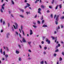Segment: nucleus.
<instances>
[{"label":"nucleus","mask_w":64,"mask_h":64,"mask_svg":"<svg viewBox=\"0 0 64 64\" xmlns=\"http://www.w3.org/2000/svg\"><path fill=\"white\" fill-rule=\"evenodd\" d=\"M8 57V54H6L5 55V57L6 58H7V57Z\"/></svg>","instance_id":"6ab92c4d"},{"label":"nucleus","mask_w":64,"mask_h":64,"mask_svg":"<svg viewBox=\"0 0 64 64\" xmlns=\"http://www.w3.org/2000/svg\"><path fill=\"white\" fill-rule=\"evenodd\" d=\"M40 64H44V61H41L40 62Z\"/></svg>","instance_id":"a211bd4d"},{"label":"nucleus","mask_w":64,"mask_h":64,"mask_svg":"<svg viewBox=\"0 0 64 64\" xmlns=\"http://www.w3.org/2000/svg\"><path fill=\"white\" fill-rule=\"evenodd\" d=\"M50 17H51V18H53V14H51V15H50Z\"/></svg>","instance_id":"4be33fe9"},{"label":"nucleus","mask_w":64,"mask_h":64,"mask_svg":"<svg viewBox=\"0 0 64 64\" xmlns=\"http://www.w3.org/2000/svg\"><path fill=\"white\" fill-rule=\"evenodd\" d=\"M58 51H59L58 49H57L56 50L55 52H58Z\"/></svg>","instance_id":"ea45409f"},{"label":"nucleus","mask_w":64,"mask_h":64,"mask_svg":"<svg viewBox=\"0 0 64 64\" xmlns=\"http://www.w3.org/2000/svg\"><path fill=\"white\" fill-rule=\"evenodd\" d=\"M43 53V54H44V55L46 54V52L45 51Z\"/></svg>","instance_id":"72a5a7b5"},{"label":"nucleus","mask_w":64,"mask_h":64,"mask_svg":"<svg viewBox=\"0 0 64 64\" xmlns=\"http://www.w3.org/2000/svg\"><path fill=\"white\" fill-rule=\"evenodd\" d=\"M14 24H15L16 27H15V25H13V26L14 29H17L18 28V24H17V23L16 22H14Z\"/></svg>","instance_id":"f257e3e1"},{"label":"nucleus","mask_w":64,"mask_h":64,"mask_svg":"<svg viewBox=\"0 0 64 64\" xmlns=\"http://www.w3.org/2000/svg\"><path fill=\"white\" fill-rule=\"evenodd\" d=\"M41 7L42 8H44L45 7V6L43 5H41Z\"/></svg>","instance_id":"f8f14e48"},{"label":"nucleus","mask_w":64,"mask_h":64,"mask_svg":"<svg viewBox=\"0 0 64 64\" xmlns=\"http://www.w3.org/2000/svg\"><path fill=\"white\" fill-rule=\"evenodd\" d=\"M10 23H8V27H9L10 26Z\"/></svg>","instance_id":"4c0bfd02"},{"label":"nucleus","mask_w":64,"mask_h":64,"mask_svg":"<svg viewBox=\"0 0 64 64\" xmlns=\"http://www.w3.org/2000/svg\"><path fill=\"white\" fill-rule=\"evenodd\" d=\"M32 59V58H28V60H31Z\"/></svg>","instance_id":"f704fd0d"},{"label":"nucleus","mask_w":64,"mask_h":64,"mask_svg":"<svg viewBox=\"0 0 64 64\" xmlns=\"http://www.w3.org/2000/svg\"><path fill=\"white\" fill-rule=\"evenodd\" d=\"M26 4L27 5H28V6H28V7H29V6H30V4H29L28 3H27Z\"/></svg>","instance_id":"cd10ccee"},{"label":"nucleus","mask_w":64,"mask_h":64,"mask_svg":"<svg viewBox=\"0 0 64 64\" xmlns=\"http://www.w3.org/2000/svg\"><path fill=\"white\" fill-rule=\"evenodd\" d=\"M62 58H61V57H60V58L59 61H60L62 60Z\"/></svg>","instance_id":"5701e85b"},{"label":"nucleus","mask_w":64,"mask_h":64,"mask_svg":"<svg viewBox=\"0 0 64 64\" xmlns=\"http://www.w3.org/2000/svg\"><path fill=\"white\" fill-rule=\"evenodd\" d=\"M42 27H47V25L44 24Z\"/></svg>","instance_id":"2eb2a0df"},{"label":"nucleus","mask_w":64,"mask_h":64,"mask_svg":"<svg viewBox=\"0 0 64 64\" xmlns=\"http://www.w3.org/2000/svg\"><path fill=\"white\" fill-rule=\"evenodd\" d=\"M44 41H42V42L41 43L42 44H44Z\"/></svg>","instance_id":"e2e57ef3"},{"label":"nucleus","mask_w":64,"mask_h":64,"mask_svg":"<svg viewBox=\"0 0 64 64\" xmlns=\"http://www.w3.org/2000/svg\"><path fill=\"white\" fill-rule=\"evenodd\" d=\"M49 8H50L51 9V8H52V6H49Z\"/></svg>","instance_id":"680f3d73"},{"label":"nucleus","mask_w":64,"mask_h":64,"mask_svg":"<svg viewBox=\"0 0 64 64\" xmlns=\"http://www.w3.org/2000/svg\"><path fill=\"white\" fill-rule=\"evenodd\" d=\"M33 24H34V25H36V22H33Z\"/></svg>","instance_id":"774afa93"},{"label":"nucleus","mask_w":64,"mask_h":64,"mask_svg":"<svg viewBox=\"0 0 64 64\" xmlns=\"http://www.w3.org/2000/svg\"><path fill=\"white\" fill-rule=\"evenodd\" d=\"M44 22H45V20H42V24H43V23H44Z\"/></svg>","instance_id":"b1692460"},{"label":"nucleus","mask_w":64,"mask_h":64,"mask_svg":"<svg viewBox=\"0 0 64 64\" xmlns=\"http://www.w3.org/2000/svg\"><path fill=\"white\" fill-rule=\"evenodd\" d=\"M12 30L13 31H14V28H13L12 26Z\"/></svg>","instance_id":"a19ab883"},{"label":"nucleus","mask_w":64,"mask_h":64,"mask_svg":"<svg viewBox=\"0 0 64 64\" xmlns=\"http://www.w3.org/2000/svg\"><path fill=\"white\" fill-rule=\"evenodd\" d=\"M59 15L56 16V21H58V20H59Z\"/></svg>","instance_id":"39448f33"},{"label":"nucleus","mask_w":64,"mask_h":64,"mask_svg":"<svg viewBox=\"0 0 64 64\" xmlns=\"http://www.w3.org/2000/svg\"><path fill=\"white\" fill-rule=\"evenodd\" d=\"M58 47H60V44H58Z\"/></svg>","instance_id":"69168bd1"},{"label":"nucleus","mask_w":64,"mask_h":64,"mask_svg":"<svg viewBox=\"0 0 64 64\" xmlns=\"http://www.w3.org/2000/svg\"><path fill=\"white\" fill-rule=\"evenodd\" d=\"M22 38V41L23 42H24V43H25L26 42V41L25 40V38H24V37H23Z\"/></svg>","instance_id":"423d86ee"},{"label":"nucleus","mask_w":64,"mask_h":64,"mask_svg":"<svg viewBox=\"0 0 64 64\" xmlns=\"http://www.w3.org/2000/svg\"><path fill=\"white\" fill-rule=\"evenodd\" d=\"M56 40H55V42H57V37H56Z\"/></svg>","instance_id":"2f4dec72"},{"label":"nucleus","mask_w":64,"mask_h":64,"mask_svg":"<svg viewBox=\"0 0 64 64\" xmlns=\"http://www.w3.org/2000/svg\"><path fill=\"white\" fill-rule=\"evenodd\" d=\"M18 46L19 48H21V46H20V45H18Z\"/></svg>","instance_id":"bf43d9fd"},{"label":"nucleus","mask_w":64,"mask_h":64,"mask_svg":"<svg viewBox=\"0 0 64 64\" xmlns=\"http://www.w3.org/2000/svg\"><path fill=\"white\" fill-rule=\"evenodd\" d=\"M30 35H32V34H33V31H32V30H30Z\"/></svg>","instance_id":"0eeeda50"},{"label":"nucleus","mask_w":64,"mask_h":64,"mask_svg":"<svg viewBox=\"0 0 64 64\" xmlns=\"http://www.w3.org/2000/svg\"><path fill=\"white\" fill-rule=\"evenodd\" d=\"M59 46H56V49H58V47Z\"/></svg>","instance_id":"052dcab7"},{"label":"nucleus","mask_w":64,"mask_h":64,"mask_svg":"<svg viewBox=\"0 0 64 64\" xmlns=\"http://www.w3.org/2000/svg\"><path fill=\"white\" fill-rule=\"evenodd\" d=\"M39 47L40 48V49H41V48H42V46H41L40 45H39Z\"/></svg>","instance_id":"3c124183"},{"label":"nucleus","mask_w":64,"mask_h":64,"mask_svg":"<svg viewBox=\"0 0 64 64\" xmlns=\"http://www.w3.org/2000/svg\"><path fill=\"white\" fill-rule=\"evenodd\" d=\"M44 50H46V49H47V47L45 46L44 48Z\"/></svg>","instance_id":"473e14b6"},{"label":"nucleus","mask_w":64,"mask_h":64,"mask_svg":"<svg viewBox=\"0 0 64 64\" xmlns=\"http://www.w3.org/2000/svg\"><path fill=\"white\" fill-rule=\"evenodd\" d=\"M4 55H5V52H4L3 53Z\"/></svg>","instance_id":"4d7b16f0"},{"label":"nucleus","mask_w":64,"mask_h":64,"mask_svg":"<svg viewBox=\"0 0 64 64\" xmlns=\"http://www.w3.org/2000/svg\"><path fill=\"white\" fill-rule=\"evenodd\" d=\"M38 11H41V8H39L38 9Z\"/></svg>","instance_id":"49530a36"},{"label":"nucleus","mask_w":64,"mask_h":64,"mask_svg":"<svg viewBox=\"0 0 64 64\" xmlns=\"http://www.w3.org/2000/svg\"><path fill=\"white\" fill-rule=\"evenodd\" d=\"M37 22L38 24H40V21H39L38 20L37 21Z\"/></svg>","instance_id":"58836bf2"},{"label":"nucleus","mask_w":64,"mask_h":64,"mask_svg":"<svg viewBox=\"0 0 64 64\" xmlns=\"http://www.w3.org/2000/svg\"><path fill=\"white\" fill-rule=\"evenodd\" d=\"M5 6V4H2V8L3 9V10H4V8L3 6Z\"/></svg>","instance_id":"6e6552de"},{"label":"nucleus","mask_w":64,"mask_h":64,"mask_svg":"<svg viewBox=\"0 0 64 64\" xmlns=\"http://www.w3.org/2000/svg\"><path fill=\"white\" fill-rule=\"evenodd\" d=\"M20 28H21V31H22V34H23L24 36L25 34H24V31H23V30H22V29H23V26H21Z\"/></svg>","instance_id":"f03ea898"},{"label":"nucleus","mask_w":64,"mask_h":64,"mask_svg":"<svg viewBox=\"0 0 64 64\" xmlns=\"http://www.w3.org/2000/svg\"><path fill=\"white\" fill-rule=\"evenodd\" d=\"M46 41L48 42V44H50V41L49 40L48 38L46 39Z\"/></svg>","instance_id":"7ed1b4c3"},{"label":"nucleus","mask_w":64,"mask_h":64,"mask_svg":"<svg viewBox=\"0 0 64 64\" xmlns=\"http://www.w3.org/2000/svg\"><path fill=\"white\" fill-rule=\"evenodd\" d=\"M64 16H63L61 18L62 19H64Z\"/></svg>","instance_id":"c9c22d12"},{"label":"nucleus","mask_w":64,"mask_h":64,"mask_svg":"<svg viewBox=\"0 0 64 64\" xmlns=\"http://www.w3.org/2000/svg\"><path fill=\"white\" fill-rule=\"evenodd\" d=\"M5 21H3L2 22V23H3V25H4V24H5Z\"/></svg>","instance_id":"8fccbe9b"},{"label":"nucleus","mask_w":64,"mask_h":64,"mask_svg":"<svg viewBox=\"0 0 64 64\" xmlns=\"http://www.w3.org/2000/svg\"><path fill=\"white\" fill-rule=\"evenodd\" d=\"M20 16L21 18H24V16L23 15H20Z\"/></svg>","instance_id":"ddd939ff"},{"label":"nucleus","mask_w":64,"mask_h":64,"mask_svg":"<svg viewBox=\"0 0 64 64\" xmlns=\"http://www.w3.org/2000/svg\"><path fill=\"white\" fill-rule=\"evenodd\" d=\"M62 54L63 55V56H64V52H62Z\"/></svg>","instance_id":"13d9d810"},{"label":"nucleus","mask_w":64,"mask_h":64,"mask_svg":"<svg viewBox=\"0 0 64 64\" xmlns=\"http://www.w3.org/2000/svg\"><path fill=\"white\" fill-rule=\"evenodd\" d=\"M10 35V33L9 32L8 33L6 34V37L7 38H9V36Z\"/></svg>","instance_id":"20e7f679"},{"label":"nucleus","mask_w":64,"mask_h":64,"mask_svg":"<svg viewBox=\"0 0 64 64\" xmlns=\"http://www.w3.org/2000/svg\"><path fill=\"white\" fill-rule=\"evenodd\" d=\"M4 59H5V58H2V60H4Z\"/></svg>","instance_id":"338daca9"},{"label":"nucleus","mask_w":64,"mask_h":64,"mask_svg":"<svg viewBox=\"0 0 64 64\" xmlns=\"http://www.w3.org/2000/svg\"><path fill=\"white\" fill-rule=\"evenodd\" d=\"M16 54H19V53H20V52L18 50H16Z\"/></svg>","instance_id":"9d476101"},{"label":"nucleus","mask_w":64,"mask_h":64,"mask_svg":"<svg viewBox=\"0 0 64 64\" xmlns=\"http://www.w3.org/2000/svg\"><path fill=\"white\" fill-rule=\"evenodd\" d=\"M26 13L27 14V15H28L29 14H30V12H26Z\"/></svg>","instance_id":"dca6fc26"},{"label":"nucleus","mask_w":64,"mask_h":64,"mask_svg":"<svg viewBox=\"0 0 64 64\" xmlns=\"http://www.w3.org/2000/svg\"><path fill=\"white\" fill-rule=\"evenodd\" d=\"M18 60L20 61H21V58H18Z\"/></svg>","instance_id":"a878e982"},{"label":"nucleus","mask_w":64,"mask_h":64,"mask_svg":"<svg viewBox=\"0 0 64 64\" xmlns=\"http://www.w3.org/2000/svg\"><path fill=\"white\" fill-rule=\"evenodd\" d=\"M28 51L29 52H31V50H28Z\"/></svg>","instance_id":"6e6d98bb"},{"label":"nucleus","mask_w":64,"mask_h":64,"mask_svg":"<svg viewBox=\"0 0 64 64\" xmlns=\"http://www.w3.org/2000/svg\"><path fill=\"white\" fill-rule=\"evenodd\" d=\"M56 55H57V54H54V57H56Z\"/></svg>","instance_id":"c85d7f7f"},{"label":"nucleus","mask_w":64,"mask_h":64,"mask_svg":"<svg viewBox=\"0 0 64 64\" xmlns=\"http://www.w3.org/2000/svg\"><path fill=\"white\" fill-rule=\"evenodd\" d=\"M28 44L30 45V44H31V42H28Z\"/></svg>","instance_id":"aec40b11"},{"label":"nucleus","mask_w":64,"mask_h":64,"mask_svg":"<svg viewBox=\"0 0 64 64\" xmlns=\"http://www.w3.org/2000/svg\"><path fill=\"white\" fill-rule=\"evenodd\" d=\"M51 38H52V39H53V40H54V39H55V38L53 36H52Z\"/></svg>","instance_id":"7c9ffc66"},{"label":"nucleus","mask_w":64,"mask_h":64,"mask_svg":"<svg viewBox=\"0 0 64 64\" xmlns=\"http://www.w3.org/2000/svg\"><path fill=\"white\" fill-rule=\"evenodd\" d=\"M0 52L1 54H3V52H2V48H1L0 49Z\"/></svg>","instance_id":"f3484780"},{"label":"nucleus","mask_w":64,"mask_h":64,"mask_svg":"<svg viewBox=\"0 0 64 64\" xmlns=\"http://www.w3.org/2000/svg\"><path fill=\"white\" fill-rule=\"evenodd\" d=\"M52 4H53L54 2V0H52Z\"/></svg>","instance_id":"79ce46f5"},{"label":"nucleus","mask_w":64,"mask_h":64,"mask_svg":"<svg viewBox=\"0 0 64 64\" xmlns=\"http://www.w3.org/2000/svg\"><path fill=\"white\" fill-rule=\"evenodd\" d=\"M58 6L57 5L55 8L56 10V9H57L58 8Z\"/></svg>","instance_id":"393cba45"},{"label":"nucleus","mask_w":64,"mask_h":64,"mask_svg":"<svg viewBox=\"0 0 64 64\" xmlns=\"http://www.w3.org/2000/svg\"><path fill=\"white\" fill-rule=\"evenodd\" d=\"M56 17V15H55L54 16V19H55Z\"/></svg>","instance_id":"603ef678"},{"label":"nucleus","mask_w":64,"mask_h":64,"mask_svg":"<svg viewBox=\"0 0 64 64\" xmlns=\"http://www.w3.org/2000/svg\"><path fill=\"white\" fill-rule=\"evenodd\" d=\"M6 48L7 52H9V48L7 47H6Z\"/></svg>","instance_id":"1a4fd4ad"},{"label":"nucleus","mask_w":64,"mask_h":64,"mask_svg":"<svg viewBox=\"0 0 64 64\" xmlns=\"http://www.w3.org/2000/svg\"><path fill=\"white\" fill-rule=\"evenodd\" d=\"M15 33L16 35H18V32L16 31V32Z\"/></svg>","instance_id":"a18cd8bd"},{"label":"nucleus","mask_w":64,"mask_h":64,"mask_svg":"<svg viewBox=\"0 0 64 64\" xmlns=\"http://www.w3.org/2000/svg\"><path fill=\"white\" fill-rule=\"evenodd\" d=\"M59 6H60V9H61V7H62L61 5H60Z\"/></svg>","instance_id":"09e8293b"},{"label":"nucleus","mask_w":64,"mask_h":64,"mask_svg":"<svg viewBox=\"0 0 64 64\" xmlns=\"http://www.w3.org/2000/svg\"><path fill=\"white\" fill-rule=\"evenodd\" d=\"M33 27L34 28H36L37 27V26L35 25H33Z\"/></svg>","instance_id":"bb28decb"},{"label":"nucleus","mask_w":64,"mask_h":64,"mask_svg":"<svg viewBox=\"0 0 64 64\" xmlns=\"http://www.w3.org/2000/svg\"><path fill=\"white\" fill-rule=\"evenodd\" d=\"M4 10L2 8L0 9V11L2 13H3V10Z\"/></svg>","instance_id":"4468645a"},{"label":"nucleus","mask_w":64,"mask_h":64,"mask_svg":"<svg viewBox=\"0 0 64 64\" xmlns=\"http://www.w3.org/2000/svg\"><path fill=\"white\" fill-rule=\"evenodd\" d=\"M63 28V26L61 25V28Z\"/></svg>","instance_id":"0e129e2a"},{"label":"nucleus","mask_w":64,"mask_h":64,"mask_svg":"<svg viewBox=\"0 0 64 64\" xmlns=\"http://www.w3.org/2000/svg\"><path fill=\"white\" fill-rule=\"evenodd\" d=\"M43 19V16H42V18H41V20H42Z\"/></svg>","instance_id":"864d4df0"},{"label":"nucleus","mask_w":64,"mask_h":64,"mask_svg":"<svg viewBox=\"0 0 64 64\" xmlns=\"http://www.w3.org/2000/svg\"><path fill=\"white\" fill-rule=\"evenodd\" d=\"M20 11H22V13H23L24 12V10H23L22 9H20Z\"/></svg>","instance_id":"c756f323"},{"label":"nucleus","mask_w":64,"mask_h":64,"mask_svg":"<svg viewBox=\"0 0 64 64\" xmlns=\"http://www.w3.org/2000/svg\"><path fill=\"white\" fill-rule=\"evenodd\" d=\"M56 33H57V32L56 31H55L54 32V34H55Z\"/></svg>","instance_id":"de8ad7c7"},{"label":"nucleus","mask_w":64,"mask_h":64,"mask_svg":"<svg viewBox=\"0 0 64 64\" xmlns=\"http://www.w3.org/2000/svg\"><path fill=\"white\" fill-rule=\"evenodd\" d=\"M0 21L1 23H2V21H3V20H2V19L0 20Z\"/></svg>","instance_id":"37998d69"},{"label":"nucleus","mask_w":64,"mask_h":64,"mask_svg":"<svg viewBox=\"0 0 64 64\" xmlns=\"http://www.w3.org/2000/svg\"><path fill=\"white\" fill-rule=\"evenodd\" d=\"M38 13H39L40 14H41V12H40V11H38Z\"/></svg>","instance_id":"c03bdc74"},{"label":"nucleus","mask_w":64,"mask_h":64,"mask_svg":"<svg viewBox=\"0 0 64 64\" xmlns=\"http://www.w3.org/2000/svg\"><path fill=\"white\" fill-rule=\"evenodd\" d=\"M58 21L56 20L55 22V23L56 24V25H57L58 24Z\"/></svg>","instance_id":"412c9836"},{"label":"nucleus","mask_w":64,"mask_h":64,"mask_svg":"<svg viewBox=\"0 0 64 64\" xmlns=\"http://www.w3.org/2000/svg\"><path fill=\"white\" fill-rule=\"evenodd\" d=\"M11 2L13 5H14V2L13 0H11Z\"/></svg>","instance_id":"9b49d317"},{"label":"nucleus","mask_w":64,"mask_h":64,"mask_svg":"<svg viewBox=\"0 0 64 64\" xmlns=\"http://www.w3.org/2000/svg\"><path fill=\"white\" fill-rule=\"evenodd\" d=\"M42 38H43V40H44V39H45V37H44V36H43L42 37Z\"/></svg>","instance_id":"5fc2aeb1"},{"label":"nucleus","mask_w":64,"mask_h":64,"mask_svg":"<svg viewBox=\"0 0 64 64\" xmlns=\"http://www.w3.org/2000/svg\"><path fill=\"white\" fill-rule=\"evenodd\" d=\"M37 14H36L34 16V18H37Z\"/></svg>","instance_id":"e433bc0d"}]
</instances>
